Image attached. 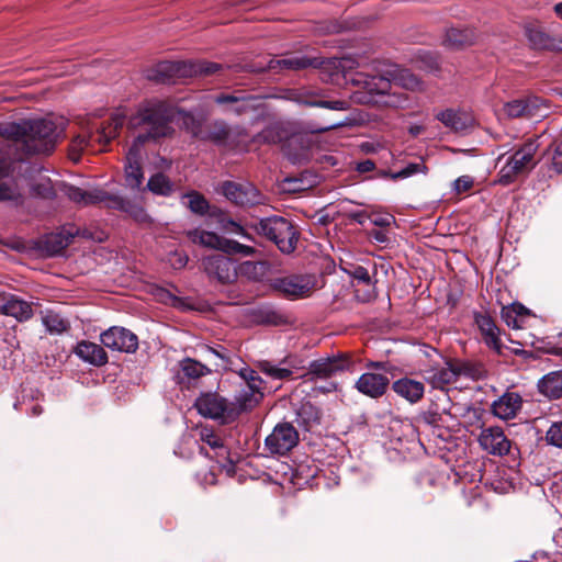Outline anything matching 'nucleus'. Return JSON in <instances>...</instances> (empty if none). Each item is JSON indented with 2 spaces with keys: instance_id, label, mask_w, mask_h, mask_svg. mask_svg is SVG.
I'll return each mask as SVG.
<instances>
[{
  "instance_id": "obj_1",
  "label": "nucleus",
  "mask_w": 562,
  "mask_h": 562,
  "mask_svg": "<svg viewBox=\"0 0 562 562\" xmlns=\"http://www.w3.org/2000/svg\"><path fill=\"white\" fill-rule=\"evenodd\" d=\"M179 110L161 100L142 102L127 120L130 130H139L132 144L143 147L147 143H158L162 138L171 137L175 134L171 124Z\"/></svg>"
},
{
  "instance_id": "obj_2",
  "label": "nucleus",
  "mask_w": 562,
  "mask_h": 562,
  "mask_svg": "<svg viewBox=\"0 0 562 562\" xmlns=\"http://www.w3.org/2000/svg\"><path fill=\"white\" fill-rule=\"evenodd\" d=\"M250 228L259 236L272 241L284 255H290L296 249L300 233L294 224L279 215L262 217L251 223Z\"/></svg>"
},
{
  "instance_id": "obj_3",
  "label": "nucleus",
  "mask_w": 562,
  "mask_h": 562,
  "mask_svg": "<svg viewBox=\"0 0 562 562\" xmlns=\"http://www.w3.org/2000/svg\"><path fill=\"white\" fill-rule=\"evenodd\" d=\"M182 116V127L193 138L211 143L217 147L226 146L232 137V128L222 119L209 121L204 116H196L191 112L179 110Z\"/></svg>"
},
{
  "instance_id": "obj_4",
  "label": "nucleus",
  "mask_w": 562,
  "mask_h": 562,
  "mask_svg": "<svg viewBox=\"0 0 562 562\" xmlns=\"http://www.w3.org/2000/svg\"><path fill=\"white\" fill-rule=\"evenodd\" d=\"M27 134L24 140V155H49L54 151L64 127L48 119H27Z\"/></svg>"
},
{
  "instance_id": "obj_5",
  "label": "nucleus",
  "mask_w": 562,
  "mask_h": 562,
  "mask_svg": "<svg viewBox=\"0 0 562 562\" xmlns=\"http://www.w3.org/2000/svg\"><path fill=\"white\" fill-rule=\"evenodd\" d=\"M360 362L361 359L356 358L351 352L337 351L311 361L305 376L312 382L328 380L344 372L353 373Z\"/></svg>"
},
{
  "instance_id": "obj_6",
  "label": "nucleus",
  "mask_w": 562,
  "mask_h": 562,
  "mask_svg": "<svg viewBox=\"0 0 562 562\" xmlns=\"http://www.w3.org/2000/svg\"><path fill=\"white\" fill-rule=\"evenodd\" d=\"M338 65H340V63L336 59L323 60L317 57L290 54L283 58H270L266 64L258 63L254 65L252 70L256 72L270 71L273 74H281L289 70H303L310 67L323 70L338 69Z\"/></svg>"
},
{
  "instance_id": "obj_7",
  "label": "nucleus",
  "mask_w": 562,
  "mask_h": 562,
  "mask_svg": "<svg viewBox=\"0 0 562 562\" xmlns=\"http://www.w3.org/2000/svg\"><path fill=\"white\" fill-rule=\"evenodd\" d=\"M201 269L210 283L228 286L238 280L236 262L224 254H212L202 257Z\"/></svg>"
},
{
  "instance_id": "obj_8",
  "label": "nucleus",
  "mask_w": 562,
  "mask_h": 562,
  "mask_svg": "<svg viewBox=\"0 0 562 562\" xmlns=\"http://www.w3.org/2000/svg\"><path fill=\"white\" fill-rule=\"evenodd\" d=\"M218 193L223 194L232 204L241 209H251L266 203L267 196L251 182H236L225 180L218 186Z\"/></svg>"
},
{
  "instance_id": "obj_9",
  "label": "nucleus",
  "mask_w": 562,
  "mask_h": 562,
  "mask_svg": "<svg viewBox=\"0 0 562 562\" xmlns=\"http://www.w3.org/2000/svg\"><path fill=\"white\" fill-rule=\"evenodd\" d=\"M79 233L80 229L75 225H65L58 232L47 233L35 239L33 249L45 258L59 256Z\"/></svg>"
},
{
  "instance_id": "obj_10",
  "label": "nucleus",
  "mask_w": 562,
  "mask_h": 562,
  "mask_svg": "<svg viewBox=\"0 0 562 562\" xmlns=\"http://www.w3.org/2000/svg\"><path fill=\"white\" fill-rule=\"evenodd\" d=\"M300 441L299 431L290 422H282L274 426L267 436L265 446L271 454L285 456Z\"/></svg>"
},
{
  "instance_id": "obj_11",
  "label": "nucleus",
  "mask_w": 562,
  "mask_h": 562,
  "mask_svg": "<svg viewBox=\"0 0 562 562\" xmlns=\"http://www.w3.org/2000/svg\"><path fill=\"white\" fill-rule=\"evenodd\" d=\"M524 35L532 50L562 53V34L559 36L551 35L538 22L525 23Z\"/></svg>"
},
{
  "instance_id": "obj_12",
  "label": "nucleus",
  "mask_w": 562,
  "mask_h": 562,
  "mask_svg": "<svg viewBox=\"0 0 562 562\" xmlns=\"http://www.w3.org/2000/svg\"><path fill=\"white\" fill-rule=\"evenodd\" d=\"M193 407L200 415L211 419H221L222 424H231L228 420L229 402L217 393H201L194 401Z\"/></svg>"
},
{
  "instance_id": "obj_13",
  "label": "nucleus",
  "mask_w": 562,
  "mask_h": 562,
  "mask_svg": "<svg viewBox=\"0 0 562 562\" xmlns=\"http://www.w3.org/2000/svg\"><path fill=\"white\" fill-rule=\"evenodd\" d=\"M102 345L113 351L134 353L138 349V337L130 329L112 326L101 333Z\"/></svg>"
},
{
  "instance_id": "obj_14",
  "label": "nucleus",
  "mask_w": 562,
  "mask_h": 562,
  "mask_svg": "<svg viewBox=\"0 0 562 562\" xmlns=\"http://www.w3.org/2000/svg\"><path fill=\"white\" fill-rule=\"evenodd\" d=\"M390 387V378L374 370H367L355 383V389L372 400L384 396Z\"/></svg>"
},
{
  "instance_id": "obj_15",
  "label": "nucleus",
  "mask_w": 562,
  "mask_h": 562,
  "mask_svg": "<svg viewBox=\"0 0 562 562\" xmlns=\"http://www.w3.org/2000/svg\"><path fill=\"white\" fill-rule=\"evenodd\" d=\"M187 60L159 61L147 71V79L156 83H175L178 79L188 78Z\"/></svg>"
},
{
  "instance_id": "obj_16",
  "label": "nucleus",
  "mask_w": 562,
  "mask_h": 562,
  "mask_svg": "<svg viewBox=\"0 0 562 562\" xmlns=\"http://www.w3.org/2000/svg\"><path fill=\"white\" fill-rule=\"evenodd\" d=\"M268 284L272 291L288 299L302 297L310 292L308 282L300 274L269 279Z\"/></svg>"
},
{
  "instance_id": "obj_17",
  "label": "nucleus",
  "mask_w": 562,
  "mask_h": 562,
  "mask_svg": "<svg viewBox=\"0 0 562 562\" xmlns=\"http://www.w3.org/2000/svg\"><path fill=\"white\" fill-rule=\"evenodd\" d=\"M473 319L477 326L485 345L494 350L498 356L505 357L504 345L501 341V330L496 326L493 317L487 313L473 312Z\"/></svg>"
},
{
  "instance_id": "obj_18",
  "label": "nucleus",
  "mask_w": 562,
  "mask_h": 562,
  "mask_svg": "<svg viewBox=\"0 0 562 562\" xmlns=\"http://www.w3.org/2000/svg\"><path fill=\"white\" fill-rule=\"evenodd\" d=\"M0 314L14 317L18 322L23 323L33 317V303L27 302L15 294L1 292Z\"/></svg>"
},
{
  "instance_id": "obj_19",
  "label": "nucleus",
  "mask_w": 562,
  "mask_h": 562,
  "mask_svg": "<svg viewBox=\"0 0 562 562\" xmlns=\"http://www.w3.org/2000/svg\"><path fill=\"white\" fill-rule=\"evenodd\" d=\"M258 100L256 95L247 94L241 90L233 93H218L214 97V102L220 105H227L226 111L236 115H241L255 110V102Z\"/></svg>"
},
{
  "instance_id": "obj_20",
  "label": "nucleus",
  "mask_w": 562,
  "mask_h": 562,
  "mask_svg": "<svg viewBox=\"0 0 562 562\" xmlns=\"http://www.w3.org/2000/svg\"><path fill=\"white\" fill-rule=\"evenodd\" d=\"M479 442L481 447L491 454L505 456L509 453L510 440L501 427H488L482 429Z\"/></svg>"
},
{
  "instance_id": "obj_21",
  "label": "nucleus",
  "mask_w": 562,
  "mask_h": 562,
  "mask_svg": "<svg viewBox=\"0 0 562 562\" xmlns=\"http://www.w3.org/2000/svg\"><path fill=\"white\" fill-rule=\"evenodd\" d=\"M435 117L453 133H467L473 128L474 117L462 110L446 109L438 112Z\"/></svg>"
},
{
  "instance_id": "obj_22",
  "label": "nucleus",
  "mask_w": 562,
  "mask_h": 562,
  "mask_svg": "<svg viewBox=\"0 0 562 562\" xmlns=\"http://www.w3.org/2000/svg\"><path fill=\"white\" fill-rule=\"evenodd\" d=\"M142 147L132 144L126 154L125 181L131 189H140L144 180V172L139 162Z\"/></svg>"
},
{
  "instance_id": "obj_23",
  "label": "nucleus",
  "mask_w": 562,
  "mask_h": 562,
  "mask_svg": "<svg viewBox=\"0 0 562 562\" xmlns=\"http://www.w3.org/2000/svg\"><path fill=\"white\" fill-rule=\"evenodd\" d=\"M522 407V397L517 392H505L492 404V413L503 419L508 420L516 417Z\"/></svg>"
},
{
  "instance_id": "obj_24",
  "label": "nucleus",
  "mask_w": 562,
  "mask_h": 562,
  "mask_svg": "<svg viewBox=\"0 0 562 562\" xmlns=\"http://www.w3.org/2000/svg\"><path fill=\"white\" fill-rule=\"evenodd\" d=\"M539 144L537 139L529 138L521 144L514 154L508 158L514 168L521 173L533 169L537 165L535 161V155L538 150Z\"/></svg>"
},
{
  "instance_id": "obj_25",
  "label": "nucleus",
  "mask_w": 562,
  "mask_h": 562,
  "mask_svg": "<svg viewBox=\"0 0 562 562\" xmlns=\"http://www.w3.org/2000/svg\"><path fill=\"white\" fill-rule=\"evenodd\" d=\"M544 100L539 97H527L525 99H516L505 104L504 110L512 119L533 117L538 114L540 106Z\"/></svg>"
},
{
  "instance_id": "obj_26",
  "label": "nucleus",
  "mask_w": 562,
  "mask_h": 562,
  "mask_svg": "<svg viewBox=\"0 0 562 562\" xmlns=\"http://www.w3.org/2000/svg\"><path fill=\"white\" fill-rule=\"evenodd\" d=\"M74 353L82 361L94 367H102L106 364L109 360L104 346L89 340L77 342L74 348Z\"/></svg>"
},
{
  "instance_id": "obj_27",
  "label": "nucleus",
  "mask_w": 562,
  "mask_h": 562,
  "mask_svg": "<svg viewBox=\"0 0 562 562\" xmlns=\"http://www.w3.org/2000/svg\"><path fill=\"white\" fill-rule=\"evenodd\" d=\"M263 393L261 390L243 389L236 395L235 403H229L228 420H236L244 412L251 411L262 400Z\"/></svg>"
},
{
  "instance_id": "obj_28",
  "label": "nucleus",
  "mask_w": 562,
  "mask_h": 562,
  "mask_svg": "<svg viewBox=\"0 0 562 562\" xmlns=\"http://www.w3.org/2000/svg\"><path fill=\"white\" fill-rule=\"evenodd\" d=\"M393 392L409 402L418 403L425 394V385L423 382L411 379L408 376L400 378L391 384Z\"/></svg>"
},
{
  "instance_id": "obj_29",
  "label": "nucleus",
  "mask_w": 562,
  "mask_h": 562,
  "mask_svg": "<svg viewBox=\"0 0 562 562\" xmlns=\"http://www.w3.org/2000/svg\"><path fill=\"white\" fill-rule=\"evenodd\" d=\"M301 138L297 136L288 137V131L280 124H271L259 132L255 137L254 142L259 144H279L288 140L285 148H290L293 144L299 143Z\"/></svg>"
},
{
  "instance_id": "obj_30",
  "label": "nucleus",
  "mask_w": 562,
  "mask_h": 562,
  "mask_svg": "<svg viewBox=\"0 0 562 562\" xmlns=\"http://www.w3.org/2000/svg\"><path fill=\"white\" fill-rule=\"evenodd\" d=\"M250 317L255 324L262 326H282L290 323L286 314L270 306L254 308Z\"/></svg>"
},
{
  "instance_id": "obj_31",
  "label": "nucleus",
  "mask_w": 562,
  "mask_h": 562,
  "mask_svg": "<svg viewBox=\"0 0 562 562\" xmlns=\"http://www.w3.org/2000/svg\"><path fill=\"white\" fill-rule=\"evenodd\" d=\"M27 119L15 121H0V137L20 144V149L24 154V140L27 134Z\"/></svg>"
},
{
  "instance_id": "obj_32",
  "label": "nucleus",
  "mask_w": 562,
  "mask_h": 562,
  "mask_svg": "<svg viewBox=\"0 0 562 562\" xmlns=\"http://www.w3.org/2000/svg\"><path fill=\"white\" fill-rule=\"evenodd\" d=\"M295 422L306 431L321 424L322 412L311 401H302L295 409Z\"/></svg>"
},
{
  "instance_id": "obj_33",
  "label": "nucleus",
  "mask_w": 562,
  "mask_h": 562,
  "mask_svg": "<svg viewBox=\"0 0 562 562\" xmlns=\"http://www.w3.org/2000/svg\"><path fill=\"white\" fill-rule=\"evenodd\" d=\"M271 270L268 260H246L237 265L238 277L241 276L250 282H263Z\"/></svg>"
},
{
  "instance_id": "obj_34",
  "label": "nucleus",
  "mask_w": 562,
  "mask_h": 562,
  "mask_svg": "<svg viewBox=\"0 0 562 562\" xmlns=\"http://www.w3.org/2000/svg\"><path fill=\"white\" fill-rule=\"evenodd\" d=\"M428 375L426 380L435 387L443 390L448 384L458 381L453 359L446 360V367L440 369H431L427 371Z\"/></svg>"
},
{
  "instance_id": "obj_35",
  "label": "nucleus",
  "mask_w": 562,
  "mask_h": 562,
  "mask_svg": "<svg viewBox=\"0 0 562 562\" xmlns=\"http://www.w3.org/2000/svg\"><path fill=\"white\" fill-rule=\"evenodd\" d=\"M125 114L114 113L109 121L102 124L95 133V140L102 145H108L119 135V131L125 123Z\"/></svg>"
},
{
  "instance_id": "obj_36",
  "label": "nucleus",
  "mask_w": 562,
  "mask_h": 562,
  "mask_svg": "<svg viewBox=\"0 0 562 562\" xmlns=\"http://www.w3.org/2000/svg\"><path fill=\"white\" fill-rule=\"evenodd\" d=\"M475 42V32L471 27H450L446 32L445 44L453 49H460Z\"/></svg>"
},
{
  "instance_id": "obj_37",
  "label": "nucleus",
  "mask_w": 562,
  "mask_h": 562,
  "mask_svg": "<svg viewBox=\"0 0 562 562\" xmlns=\"http://www.w3.org/2000/svg\"><path fill=\"white\" fill-rule=\"evenodd\" d=\"M538 390L550 400L562 397V372L553 371L542 376L538 382Z\"/></svg>"
},
{
  "instance_id": "obj_38",
  "label": "nucleus",
  "mask_w": 562,
  "mask_h": 562,
  "mask_svg": "<svg viewBox=\"0 0 562 562\" xmlns=\"http://www.w3.org/2000/svg\"><path fill=\"white\" fill-rule=\"evenodd\" d=\"M188 78L192 77H210L220 74L225 66L220 63L209 61L205 59L187 60Z\"/></svg>"
},
{
  "instance_id": "obj_39",
  "label": "nucleus",
  "mask_w": 562,
  "mask_h": 562,
  "mask_svg": "<svg viewBox=\"0 0 562 562\" xmlns=\"http://www.w3.org/2000/svg\"><path fill=\"white\" fill-rule=\"evenodd\" d=\"M453 364L458 379L460 376H465L477 381L486 378L487 375L484 364L479 361L453 359Z\"/></svg>"
},
{
  "instance_id": "obj_40",
  "label": "nucleus",
  "mask_w": 562,
  "mask_h": 562,
  "mask_svg": "<svg viewBox=\"0 0 562 562\" xmlns=\"http://www.w3.org/2000/svg\"><path fill=\"white\" fill-rule=\"evenodd\" d=\"M142 190H148L156 195L170 196L175 191V184L164 172H156Z\"/></svg>"
},
{
  "instance_id": "obj_41",
  "label": "nucleus",
  "mask_w": 562,
  "mask_h": 562,
  "mask_svg": "<svg viewBox=\"0 0 562 562\" xmlns=\"http://www.w3.org/2000/svg\"><path fill=\"white\" fill-rule=\"evenodd\" d=\"M346 272L358 282V284H363L368 286V290L361 296L363 302L370 301L375 296V285L371 280V276L368 269L360 265H353L350 269L346 270Z\"/></svg>"
},
{
  "instance_id": "obj_42",
  "label": "nucleus",
  "mask_w": 562,
  "mask_h": 562,
  "mask_svg": "<svg viewBox=\"0 0 562 562\" xmlns=\"http://www.w3.org/2000/svg\"><path fill=\"white\" fill-rule=\"evenodd\" d=\"M11 172V165L5 158L0 157V202L1 201H18L21 194L12 184L3 181Z\"/></svg>"
},
{
  "instance_id": "obj_43",
  "label": "nucleus",
  "mask_w": 562,
  "mask_h": 562,
  "mask_svg": "<svg viewBox=\"0 0 562 562\" xmlns=\"http://www.w3.org/2000/svg\"><path fill=\"white\" fill-rule=\"evenodd\" d=\"M212 460H214L227 476L233 477L236 474V462L233 458L231 449L222 442L218 448L213 449Z\"/></svg>"
},
{
  "instance_id": "obj_44",
  "label": "nucleus",
  "mask_w": 562,
  "mask_h": 562,
  "mask_svg": "<svg viewBox=\"0 0 562 562\" xmlns=\"http://www.w3.org/2000/svg\"><path fill=\"white\" fill-rule=\"evenodd\" d=\"M182 199L188 200L186 205L195 215L205 216L211 210L209 200L196 190L183 193Z\"/></svg>"
},
{
  "instance_id": "obj_45",
  "label": "nucleus",
  "mask_w": 562,
  "mask_h": 562,
  "mask_svg": "<svg viewBox=\"0 0 562 562\" xmlns=\"http://www.w3.org/2000/svg\"><path fill=\"white\" fill-rule=\"evenodd\" d=\"M64 188V192L67 195V198L71 202L79 205L87 206L95 204L94 200L99 199V196L97 195V189L92 191H87L72 184H65Z\"/></svg>"
},
{
  "instance_id": "obj_46",
  "label": "nucleus",
  "mask_w": 562,
  "mask_h": 562,
  "mask_svg": "<svg viewBox=\"0 0 562 562\" xmlns=\"http://www.w3.org/2000/svg\"><path fill=\"white\" fill-rule=\"evenodd\" d=\"M99 199L94 200L95 204L104 203L106 207L122 212H131L134 205L126 199L120 195L111 194L104 190L97 189Z\"/></svg>"
},
{
  "instance_id": "obj_47",
  "label": "nucleus",
  "mask_w": 562,
  "mask_h": 562,
  "mask_svg": "<svg viewBox=\"0 0 562 562\" xmlns=\"http://www.w3.org/2000/svg\"><path fill=\"white\" fill-rule=\"evenodd\" d=\"M256 366L260 372L273 380H288L293 374L290 368L276 366L268 360H260Z\"/></svg>"
},
{
  "instance_id": "obj_48",
  "label": "nucleus",
  "mask_w": 562,
  "mask_h": 562,
  "mask_svg": "<svg viewBox=\"0 0 562 562\" xmlns=\"http://www.w3.org/2000/svg\"><path fill=\"white\" fill-rule=\"evenodd\" d=\"M183 374L189 379H199L211 373V370L203 363L192 358H186L180 363Z\"/></svg>"
},
{
  "instance_id": "obj_49",
  "label": "nucleus",
  "mask_w": 562,
  "mask_h": 562,
  "mask_svg": "<svg viewBox=\"0 0 562 562\" xmlns=\"http://www.w3.org/2000/svg\"><path fill=\"white\" fill-rule=\"evenodd\" d=\"M92 137H93L92 134H89V135L79 134L71 139L69 147H68V157L74 162H79L83 149L90 145Z\"/></svg>"
},
{
  "instance_id": "obj_50",
  "label": "nucleus",
  "mask_w": 562,
  "mask_h": 562,
  "mask_svg": "<svg viewBox=\"0 0 562 562\" xmlns=\"http://www.w3.org/2000/svg\"><path fill=\"white\" fill-rule=\"evenodd\" d=\"M43 324L50 334H61L69 329V322L57 313H48L43 317Z\"/></svg>"
},
{
  "instance_id": "obj_51",
  "label": "nucleus",
  "mask_w": 562,
  "mask_h": 562,
  "mask_svg": "<svg viewBox=\"0 0 562 562\" xmlns=\"http://www.w3.org/2000/svg\"><path fill=\"white\" fill-rule=\"evenodd\" d=\"M391 81L383 76H373L364 81V89L370 94H386L391 90Z\"/></svg>"
},
{
  "instance_id": "obj_52",
  "label": "nucleus",
  "mask_w": 562,
  "mask_h": 562,
  "mask_svg": "<svg viewBox=\"0 0 562 562\" xmlns=\"http://www.w3.org/2000/svg\"><path fill=\"white\" fill-rule=\"evenodd\" d=\"M257 252V249L252 246L240 244L237 240L226 238L224 241L223 252L225 256L231 255H243V256H254Z\"/></svg>"
},
{
  "instance_id": "obj_53",
  "label": "nucleus",
  "mask_w": 562,
  "mask_h": 562,
  "mask_svg": "<svg viewBox=\"0 0 562 562\" xmlns=\"http://www.w3.org/2000/svg\"><path fill=\"white\" fill-rule=\"evenodd\" d=\"M31 195L45 200H54L56 198V191L49 179L33 183L30 189Z\"/></svg>"
},
{
  "instance_id": "obj_54",
  "label": "nucleus",
  "mask_w": 562,
  "mask_h": 562,
  "mask_svg": "<svg viewBox=\"0 0 562 562\" xmlns=\"http://www.w3.org/2000/svg\"><path fill=\"white\" fill-rule=\"evenodd\" d=\"M418 419L425 425L440 429L443 424V414L438 411L437 405H431L427 411L419 414Z\"/></svg>"
},
{
  "instance_id": "obj_55",
  "label": "nucleus",
  "mask_w": 562,
  "mask_h": 562,
  "mask_svg": "<svg viewBox=\"0 0 562 562\" xmlns=\"http://www.w3.org/2000/svg\"><path fill=\"white\" fill-rule=\"evenodd\" d=\"M519 175L520 172L516 170L512 161L507 159L506 164L498 171L497 179L494 182L507 187L514 183Z\"/></svg>"
},
{
  "instance_id": "obj_56",
  "label": "nucleus",
  "mask_w": 562,
  "mask_h": 562,
  "mask_svg": "<svg viewBox=\"0 0 562 562\" xmlns=\"http://www.w3.org/2000/svg\"><path fill=\"white\" fill-rule=\"evenodd\" d=\"M239 376L246 382L245 389L250 390H261L262 391V384L263 380L258 374V372L249 367H245L240 369L238 372Z\"/></svg>"
},
{
  "instance_id": "obj_57",
  "label": "nucleus",
  "mask_w": 562,
  "mask_h": 562,
  "mask_svg": "<svg viewBox=\"0 0 562 562\" xmlns=\"http://www.w3.org/2000/svg\"><path fill=\"white\" fill-rule=\"evenodd\" d=\"M364 368L367 370L379 371L380 373L387 375L390 380L394 379L397 375L396 373L400 371V369L390 361L368 360Z\"/></svg>"
},
{
  "instance_id": "obj_58",
  "label": "nucleus",
  "mask_w": 562,
  "mask_h": 562,
  "mask_svg": "<svg viewBox=\"0 0 562 562\" xmlns=\"http://www.w3.org/2000/svg\"><path fill=\"white\" fill-rule=\"evenodd\" d=\"M417 63L419 64V68L435 72L440 70L439 57L437 54L425 52L418 55Z\"/></svg>"
},
{
  "instance_id": "obj_59",
  "label": "nucleus",
  "mask_w": 562,
  "mask_h": 562,
  "mask_svg": "<svg viewBox=\"0 0 562 562\" xmlns=\"http://www.w3.org/2000/svg\"><path fill=\"white\" fill-rule=\"evenodd\" d=\"M427 172L428 167L425 165V162H409L405 168L395 172L394 176H392V180L405 179L416 173L426 175Z\"/></svg>"
},
{
  "instance_id": "obj_60",
  "label": "nucleus",
  "mask_w": 562,
  "mask_h": 562,
  "mask_svg": "<svg viewBox=\"0 0 562 562\" xmlns=\"http://www.w3.org/2000/svg\"><path fill=\"white\" fill-rule=\"evenodd\" d=\"M200 440L206 443L212 450L218 448L224 442L223 439L214 432L210 426H200L199 428Z\"/></svg>"
},
{
  "instance_id": "obj_61",
  "label": "nucleus",
  "mask_w": 562,
  "mask_h": 562,
  "mask_svg": "<svg viewBox=\"0 0 562 562\" xmlns=\"http://www.w3.org/2000/svg\"><path fill=\"white\" fill-rule=\"evenodd\" d=\"M225 239H226L225 237L220 236L218 234H216L214 232L205 231L204 238H203L201 246L205 247V248L220 250L223 252Z\"/></svg>"
},
{
  "instance_id": "obj_62",
  "label": "nucleus",
  "mask_w": 562,
  "mask_h": 562,
  "mask_svg": "<svg viewBox=\"0 0 562 562\" xmlns=\"http://www.w3.org/2000/svg\"><path fill=\"white\" fill-rule=\"evenodd\" d=\"M397 79L404 88L409 90L417 89L422 85V80L408 69L401 70Z\"/></svg>"
},
{
  "instance_id": "obj_63",
  "label": "nucleus",
  "mask_w": 562,
  "mask_h": 562,
  "mask_svg": "<svg viewBox=\"0 0 562 562\" xmlns=\"http://www.w3.org/2000/svg\"><path fill=\"white\" fill-rule=\"evenodd\" d=\"M549 445L562 448V422L553 423L546 434Z\"/></svg>"
},
{
  "instance_id": "obj_64",
  "label": "nucleus",
  "mask_w": 562,
  "mask_h": 562,
  "mask_svg": "<svg viewBox=\"0 0 562 562\" xmlns=\"http://www.w3.org/2000/svg\"><path fill=\"white\" fill-rule=\"evenodd\" d=\"M501 318L508 327L518 329L522 327L521 322L519 318L515 315V310L513 304H509L507 306H503L501 311Z\"/></svg>"
}]
</instances>
